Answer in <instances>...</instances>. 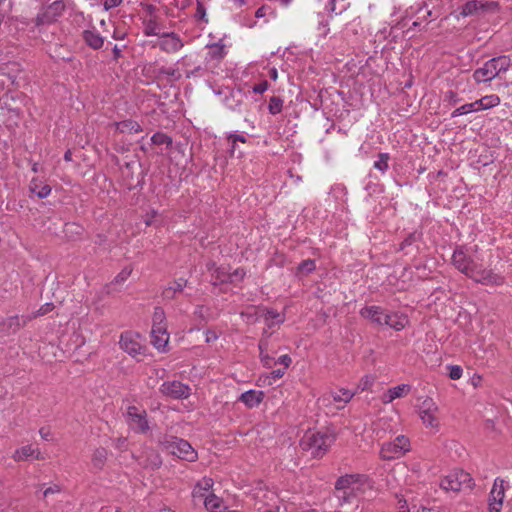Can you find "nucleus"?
Segmentation results:
<instances>
[{"label":"nucleus","mask_w":512,"mask_h":512,"mask_svg":"<svg viewBox=\"0 0 512 512\" xmlns=\"http://www.w3.org/2000/svg\"><path fill=\"white\" fill-rule=\"evenodd\" d=\"M454 267L474 282L485 286H502L505 276L486 268L477 255H469L463 247H458L452 255Z\"/></svg>","instance_id":"f257e3e1"},{"label":"nucleus","mask_w":512,"mask_h":512,"mask_svg":"<svg viewBox=\"0 0 512 512\" xmlns=\"http://www.w3.org/2000/svg\"><path fill=\"white\" fill-rule=\"evenodd\" d=\"M510 59L507 56H498L484 62V64L473 72L475 83H487L508 71Z\"/></svg>","instance_id":"f03ea898"},{"label":"nucleus","mask_w":512,"mask_h":512,"mask_svg":"<svg viewBox=\"0 0 512 512\" xmlns=\"http://www.w3.org/2000/svg\"><path fill=\"white\" fill-rule=\"evenodd\" d=\"M355 393L349 389L340 388L330 390L321 395L317 404L327 414H334L335 411L343 409L354 397Z\"/></svg>","instance_id":"7ed1b4c3"},{"label":"nucleus","mask_w":512,"mask_h":512,"mask_svg":"<svg viewBox=\"0 0 512 512\" xmlns=\"http://www.w3.org/2000/svg\"><path fill=\"white\" fill-rule=\"evenodd\" d=\"M161 445L172 455L186 461L193 462L197 459V453L189 442L173 436H166L161 440Z\"/></svg>","instance_id":"20e7f679"},{"label":"nucleus","mask_w":512,"mask_h":512,"mask_svg":"<svg viewBox=\"0 0 512 512\" xmlns=\"http://www.w3.org/2000/svg\"><path fill=\"white\" fill-rule=\"evenodd\" d=\"M411 450V442L405 435H399L394 440L382 444L380 457L383 460L399 459Z\"/></svg>","instance_id":"39448f33"},{"label":"nucleus","mask_w":512,"mask_h":512,"mask_svg":"<svg viewBox=\"0 0 512 512\" xmlns=\"http://www.w3.org/2000/svg\"><path fill=\"white\" fill-rule=\"evenodd\" d=\"M335 440V434L331 431L315 432L306 436L307 447L315 457L325 454Z\"/></svg>","instance_id":"423d86ee"},{"label":"nucleus","mask_w":512,"mask_h":512,"mask_svg":"<svg viewBox=\"0 0 512 512\" xmlns=\"http://www.w3.org/2000/svg\"><path fill=\"white\" fill-rule=\"evenodd\" d=\"M438 411L439 408L437 404L431 398L423 400L419 407V417L423 425L434 433L437 432L440 427Z\"/></svg>","instance_id":"0eeeda50"},{"label":"nucleus","mask_w":512,"mask_h":512,"mask_svg":"<svg viewBox=\"0 0 512 512\" xmlns=\"http://www.w3.org/2000/svg\"><path fill=\"white\" fill-rule=\"evenodd\" d=\"M472 486V478L468 472L463 470H454L445 476L441 482L440 487L446 491L458 492L463 488H470Z\"/></svg>","instance_id":"6e6552de"},{"label":"nucleus","mask_w":512,"mask_h":512,"mask_svg":"<svg viewBox=\"0 0 512 512\" xmlns=\"http://www.w3.org/2000/svg\"><path fill=\"white\" fill-rule=\"evenodd\" d=\"M125 419L129 428L134 432L144 434L149 431V423L145 410L139 409L136 406H129L125 414Z\"/></svg>","instance_id":"1a4fd4ad"},{"label":"nucleus","mask_w":512,"mask_h":512,"mask_svg":"<svg viewBox=\"0 0 512 512\" xmlns=\"http://www.w3.org/2000/svg\"><path fill=\"white\" fill-rule=\"evenodd\" d=\"M508 487L507 482L497 477L492 485L491 491L489 493L488 497V508L489 512H501L504 498H505V491Z\"/></svg>","instance_id":"9d476101"},{"label":"nucleus","mask_w":512,"mask_h":512,"mask_svg":"<svg viewBox=\"0 0 512 512\" xmlns=\"http://www.w3.org/2000/svg\"><path fill=\"white\" fill-rule=\"evenodd\" d=\"M154 47H159L163 52L175 54L184 47V41L175 32H164L153 43Z\"/></svg>","instance_id":"9b49d317"},{"label":"nucleus","mask_w":512,"mask_h":512,"mask_svg":"<svg viewBox=\"0 0 512 512\" xmlns=\"http://www.w3.org/2000/svg\"><path fill=\"white\" fill-rule=\"evenodd\" d=\"M159 390L164 396L173 399H186L191 394V388L177 380L165 381Z\"/></svg>","instance_id":"f8f14e48"},{"label":"nucleus","mask_w":512,"mask_h":512,"mask_svg":"<svg viewBox=\"0 0 512 512\" xmlns=\"http://www.w3.org/2000/svg\"><path fill=\"white\" fill-rule=\"evenodd\" d=\"M119 344L121 349L132 357H137L141 354L142 345L140 342V335L137 333L131 331L122 333Z\"/></svg>","instance_id":"ddd939ff"},{"label":"nucleus","mask_w":512,"mask_h":512,"mask_svg":"<svg viewBox=\"0 0 512 512\" xmlns=\"http://www.w3.org/2000/svg\"><path fill=\"white\" fill-rule=\"evenodd\" d=\"M65 10V4L61 0H56L47 6L36 18L37 25H44L54 22Z\"/></svg>","instance_id":"4468645a"},{"label":"nucleus","mask_w":512,"mask_h":512,"mask_svg":"<svg viewBox=\"0 0 512 512\" xmlns=\"http://www.w3.org/2000/svg\"><path fill=\"white\" fill-rule=\"evenodd\" d=\"M360 315L363 318L371 320L373 323L377 325H384L387 322V315L381 307L379 306H366L360 310Z\"/></svg>","instance_id":"2eb2a0df"},{"label":"nucleus","mask_w":512,"mask_h":512,"mask_svg":"<svg viewBox=\"0 0 512 512\" xmlns=\"http://www.w3.org/2000/svg\"><path fill=\"white\" fill-rule=\"evenodd\" d=\"M151 338L153 346L159 351H164L169 342V333L167 326H156L151 329Z\"/></svg>","instance_id":"dca6fc26"},{"label":"nucleus","mask_w":512,"mask_h":512,"mask_svg":"<svg viewBox=\"0 0 512 512\" xmlns=\"http://www.w3.org/2000/svg\"><path fill=\"white\" fill-rule=\"evenodd\" d=\"M264 396L263 391L251 389L242 393L238 401L242 402L247 408L252 409L260 405Z\"/></svg>","instance_id":"f3484780"},{"label":"nucleus","mask_w":512,"mask_h":512,"mask_svg":"<svg viewBox=\"0 0 512 512\" xmlns=\"http://www.w3.org/2000/svg\"><path fill=\"white\" fill-rule=\"evenodd\" d=\"M214 485V481L212 478L203 477L200 479L194 486L192 490V497L194 499L205 500V498L211 494L210 490Z\"/></svg>","instance_id":"a211bd4d"},{"label":"nucleus","mask_w":512,"mask_h":512,"mask_svg":"<svg viewBox=\"0 0 512 512\" xmlns=\"http://www.w3.org/2000/svg\"><path fill=\"white\" fill-rule=\"evenodd\" d=\"M360 486V477L358 475L342 476L335 483V489L337 492L344 490H359Z\"/></svg>","instance_id":"6ab92c4d"},{"label":"nucleus","mask_w":512,"mask_h":512,"mask_svg":"<svg viewBox=\"0 0 512 512\" xmlns=\"http://www.w3.org/2000/svg\"><path fill=\"white\" fill-rule=\"evenodd\" d=\"M12 458L17 462L24 461L29 458L42 459L39 449L34 448L32 445H25L17 449L13 453Z\"/></svg>","instance_id":"aec40b11"},{"label":"nucleus","mask_w":512,"mask_h":512,"mask_svg":"<svg viewBox=\"0 0 512 512\" xmlns=\"http://www.w3.org/2000/svg\"><path fill=\"white\" fill-rule=\"evenodd\" d=\"M186 285L187 280L184 278H179L173 281L167 287L164 288L162 292L163 298L166 300L175 299L178 293H182Z\"/></svg>","instance_id":"412c9836"},{"label":"nucleus","mask_w":512,"mask_h":512,"mask_svg":"<svg viewBox=\"0 0 512 512\" xmlns=\"http://www.w3.org/2000/svg\"><path fill=\"white\" fill-rule=\"evenodd\" d=\"M82 36L84 42L94 50L100 49L104 44V37H102L94 28L84 30Z\"/></svg>","instance_id":"4be33fe9"},{"label":"nucleus","mask_w":512,"mask_h":512,"mask_svg":"<svg viewBox=\"0 0 512 512\" xmlns=\"http://www.w3.org/2000/svg\"><path fill=\"white\" fill-rule=\"evenodd\" d=\"M29 191L40 199H44L50 195L51 187L39 178H33L29 183Z\"/></svg>","instance_id":"5701e85b"},{"label":"nucleus","mask_w":512,"mask_h":512,"mask_svg":"<svg viewBox=\"0 0 512 512\" xmlns=\"http://www.w3.org/2000/svg\"><path fill=\"white\" fill-rule=\"evenodd\" d=\"M410 385L408 384H401L397 385L395 387L390 388L383 396V402L384 403H391L397 398L404 397L410 392Z\"/></svg>","instance_id":"b1692460"},{"label":"nucleus","mask_w":512,"mask_h":512,"mask_svg":"<svg viewBox=\"0 0 512 512\" xmlns=\"http://www.w3.org/2000/svg\"><path fill=\"white\" fill-rule=\"evenodd\" d=\"M205 508L209 512H227L228 508L225 506L223 500L215 494H209L204 500Z\"/></svg>","instance_id":"393cba45"},{"label":"nucleus","mask_w":512,"mask_h":512,"mask_svg":"<svg viewBox=\"0 0 512 512\" xmlns=\"http://www.w3.org/2000/svg\"><path fill=\"white\" fill-rule=\"evenodd\" d=\"M408 324V319L403 314L392 313L387 315V322L384 325H387L396 331H400L406 327Z\"/></svg>","instance_id":"a878e982"},{"label":"nucleus","mask_w":512,"mask_h":512,"mask_svg":"<svg viewBox=\"0 0 512 512\" xmlns=\"http://www.w3.org/2000/svg\"><path fill=\"white\" fill-rule=\"evenodd\" d=\"M114 126L121 133H138L142 131L140 124L131 119L116 122Z\"/></svg>","instance_id":"bb28decb"},{"label":"nucleus","mask_w":512,"mask_h":512,"mask_svg":"<svg viewBox=\"0 0 512 512\" xmlns=\"http://www.w3.org/2000/svg\"><path fill=\"white\" fill-rule=\"evenodd\" d=\"M479 111H481L479 101L476 100L474 102L466 103V104L456 108L451 113V118H456L458 116L466 115V114H469L472 112H479Z\"/></svg>","instance_id":"cd10ccee"},{"label":"nucleus","mask_w":512,"mask_h":512,"mask_svg":"<svg viewBox=\"0 0 512 512\" xmlns=\"http://www.w3.org/2000/svg\"><path fill=\"white\" fill-rule=\"evenodd\" d=\"M484 8V4L478 0H471L466 2L460 11V15L463 17H468L475 14L477 11Z\"/></svg>","instance_id":"c85d7f7f"},{"label":"nucleus","mask_w":512,"mask_h":512,"mask_svg":"<svg viewBox=\"0 0 512 512\" xmlns=\"http://www.w3.org/2000/svg\"><path fill=\"white\" fill-rule=\"evenodd\" d=\"M358 491L359 490H344L341 492H337L339 505L343 507L346 504H356Z\"/></svg>","instance_id":"c756f323"},{"label":"nucleus","mask_w":512,"mask_h":512,"mask_svg":"<svg viewBox=\"0 0 512 512\" xmlns=\"http://www.w3.org/2000/svg\"><path fill=\"white\" fill-rule=\"evenodd\" d=\"M225 45L221 42L209 46L208 55L211 59L220 61L226 56Z\"/></svg>","instance_id":"7c9ffc66"},{"label":"nucleus","mask_w":512,"mask_h":512,"mask_svg":"<svg viewBox=\"0 0 512 512\" xmlns=\"http://www.w3.org/2000/svg\"><path fill=\"white\" fill-rule=\"evenodd\" d=\"M478 101L480 109L483 111L498 106L500 104V97L496 94H491L478 99Z\"/></svg>","instance_id":"2f4dec72"},{"label":"nucleus","mask_w":512,"mask_h":512,"mask_svg":"<svg viewBox=\"0 0 512 512\" xmlns=\"http://www.w3.org/2000/svg\"><path fill=\"white\" fill-rule=\"evenodd\" d=\"M207 270L213 272L212 277L214 278L215 283L217 281L225 282L228 278L225 268L216 267L215 263L213 262L207 264Z\"/></svg>","instance_id":"473e14b6"},{"label":"nucleus","mask_w":512,"mask_h":512,"mask_svg":"<svg viewBox=\"0 0 512 512\" xmlns=\"http://www.w3.org/2000/svg\"><path fill=\"white\" fill-rule=\"evenodd\" d=\"M151 142L154 145H165L167 148L172 145V138L165 133L157 132L151 137Z\"/></svg>","instance_id":"72a5a7b5"},{"label":"nucleus","mask_w":512,"mask_h":512,"mask_svg":"<svg viewBox=\"0 0 512 512\" xmlns=\"http://www.w3.org/2000/svg\"><path fill=\"white\" fill-rule=\"evenodd\" d=\"M390 156L388 153H380L378 159L374 162V168L385 173L389 168Z\"/></svg>","instance_id":"f704fd0d"},{"label":"nucleus","mask_w":512,"mask_h":512,"mask_svg":"<svg viewBox=\"0 0 512 512\" xmlns=\"http://www.w3.org/2000/svg\"><path fill=\"white\" fill-rule=\"evenodd\" d=\"M143 32L146 36H157L161 35L160 27L158 23L154 20H149L145 22Z\"/></svg>","instance_id":"c9c22d12"},{"label":"nucleus","mask_w":512,"mask_h":512,"mask_svg":"<svg viewBox=\"0 0 512 512\" xmlns=\"http://www.w3.org/2000/svg\"><path fill=\"white\" fill-rule=\"evenodd\" d=\"M156 326H167L165 312L160 307H156L154 309V313H153V317H152V327H156Z\"/></svg>","instance_id":"e433bc0d"},{"label":"nucleus","mask_w":512,"mask_h":512,"mask_svg":"<svg viewBox=\"0 0 512 512\" xmlns=\"http://www.w3.org/2000/svg\"><path fill=\"white\" fill-rule=\"evenodd\" d=\"M348 7V4L344 0H330L326 9L335 14H341Z\"/></svg>","instance_id":"4c0bfd02"},{"label":"nucleus","mask_w":512,"mask_h":512,"mask_svg":"<svg viewBox=\"0 0 512 512\" xmlns=\"http://www.w3.org/2000/svg\"><path fill=\"white\" fill-rule=\"evenodd\" d=\"M283 108V100L280 97L273 96L269 100L268 110L272 115L279 114Z\"/></svg>","instance_id":"58836bf2"},{"label":"nucleus","mask_w":512,"mask_h":512,"mask_svg":"<svg viewBox=\"0 0 512 512\" xmlns=\"http://www.w3.org/2000/svg\"><path fill=\"white\" fill-rule=\"evenodd\" d=\"M107 451L104 448L95 450L92 457V462L95 467L101 468L106 460Z\"/></svg>","instance_id":"ea45409f"},{"label":"nucleus","mask_w":512,"mask_h":512,"mask_svg":"<svg viewBox=\"0 0 512 512\" xmlns=\"http://www.w3.org/2000/svg\"><path fill=\"white\" fill-rule=\"evenodd\" d=\"M316 268L315 261L311 259L304 260L298 266V272L302 274H308L314 271Z\"/></svg>","instance_id":"a19ab883"},{"label":"nucleus","mask_w":512,"mask_h":512,"mask_svg":"<svg viewBox=\"0 0 512 512\" xmlns=\"http://www.w3.org/2000/svg\"><path fill=\"white\" fill-rule=\"evenodd\" d=\"M447 368L449 370V377L452 380H458V379H460L462 377L463 369H462L461 366H459V365H449Z\"/></svg>","instance_id":"79ce46f5"},{"label":"nucleus","mask_w":512,"mask_h":512,"mask_svg":"<svg viewBox=\"0 0 512 512\" xmlns=\"http://www.w3.org/2000/svg\"><path fill=\"white\" fill-rule=\"evenodd\" d=\"M444 100L448 102L449 105H456L461 99L458 97L456 92L449 90L445 93Z\"/></svg>","instance_id":"37998d69"},{"label":"nucleus","mask_w":512,"mask_h":512,"mask_svg":"<svg viewBox=\"0 0 512 512\" xmlns=\"http://www.w3.org/2000/svg\"><path fill=\"white\" fill-rule=\"evenodd\" d=\"M4 325L8 326L9 328H12L13 331L18 330L21 326L18 316H11V317L7 318L4 321Z\"/></svg>","instance_id":"c03bdc74"},{"label":"nucleus","mask_w":512,"mask_h":512,"mask_svg":"<svg viewBox=\"0 0 512 512\" xmlns=\"http://www.w3.org/2000/svg\"><path fill=\"white\" fill-rule=\"evenodd\" d=\"M266 320L269 321V320H275V323H282L284 322V315L278 313L277 311L275 310H269L267 311L266 313Z\"/></svg>","instance_id":"a18cd8bd"},{"label":"nucleus","mask_w":512,"mask_h":512,"mask_svg":"<svg viewBox=\"0 0 512 512\" xmlns=\"http://www.w3.org/2000/svg\"><path fill=\"white\" fill-rule=\"evenodd\" d=\"M266 347V343H264L263 341H261L259 343V349H260V358H261V361L264 363L265 366H268L270 367L271 366V361L272 359L266 354L264 353V348Z\"/></svg>","instance_id":"49530a36"},{"label":"nucleus","mask_w":512,"mask_h":512,"mask_svg":"<svg viewBox=\"0 0 512 512\" xmlns=\"http://www.w3.org/2000/svg\"><path fill=\"white\" fill-rule=\"evenodd\" d=\"M228 140L232 143L231 149H232V152H233L235 150V143L237 141L245 143L246 142V137L244 135H240V134H237V133H230L228 135Z\"/></svg>","instance_id":"de8ad7c7"},{"label":"nucleus","mask_w":512,"mask_h":512,"mask_svg":"<svg viewBox=\"0 0 512 512\" xmlns=\"http://www.w3.org/2000/svg\"><path fill=\"white\" fill-rule=\"evenodd\" d=\"M284 373H285V369L273 370L268 376L265 377V379H268L269 380L268 384L271 385L272 384L271 379L275 382L276 380L282 378Z\"/></svg>","instance_id":"09e8293b"},{"label":"nucleus","mask_w":512,"mask_h":512,"mask_svg":"<svg viewBox=\"0 0 512 512\" xmlns=\"http://www.w3.org/2000/svg\"><path fill=\"white\" fill-rule=\"evenodd\" d=\"M99 1L103 4V7L106 11H108L112 8L118 7L123 2V0H99Z\"/></svg>","instance_id":"8fccbe9b"},{"label":"nucleus","mask_w":512,"mask_h":512,"mask_svg":"<svg viewBox=\"0 0 512 512\" xmlns=\"http://www.w3.org/2000/svg\"><path fill=\"white\" fill-rule=\"evenodd\" d=\"M195 16L198 19L203 20L204 22H208V20L206 18V9H205L204 5L200 2H198V4H197Z\"/></svg>","instance_id":"3c124183"},{"label":"nucleus","mask_w":512,"mask_h":512,"mask_svg":"<svg viewBox=\"0 0 512 512\" xmlns=\"http://www.w3.org/2000/svg\"><path fill=\"white\" fill-rule=\"evenodd\" d=\"M269 85L266 80H263L259 82L258 84H255L252 88L254 93L262 94L268 89Z\"/></svg>","instance_id":"603ef678"},{"label":"nucleus","mask_w":512,"mask_h":512,"mask_svg":"<svg viewBox=\"0 0 512 512\" xmlns=\"http://www.w3.org/2000/svg\"><path fill=\"white\" fill-rule=\"evenodd\" d=\"M130 274L131 269L125 268L115 277V281L117 283H122L130 276Z\"/></svg>","instance_id":"864d4df0"},{"label":"nucleus","mask_w":512,"mask_h":512,"mask_svg":"<svg viewBox=\"0 0 512 512\" xmlns=\"http://www.w3.org/2000/svg\"><path fill=\"white\" fill-rule=\"evenodd\" d=\"M39 434H40L41 438L43 440H45V441H51L52 440V433H51L49 428L42 427L39 430Z\"/></svg>","instance_id":"5fc2aeb1"},{"label":"nucleus","mask_w":512,"mask_h":512,"mask_svg":"<svg viewBox=\"0 0 512 512\" xmlns=\"http://www.w3.org/2000/svg\"><path fill=\"white\" fill-rule=\"evenodd\" d=\"M291 362L292 360L288 355H281L276 361V363L284 365V369L288 368Z\"/></svg>","instance_id":"6e6d98bb"},{"label":"nucleus","mask_w":512,"mask_h":512,"mask_svg":"<svg viewBox=\"0 0 512 512\" xmlns=\"http://www.w3.org/2000/svg\"><path fill=\"white\" fill-rule=\"evenodd\" d=\"M52 310V304L46 303L43 306L40 307V309L37 311L36 315H44Z\"/></svg>","instance_id":"4d7b16f0"},{"label":"nucleus","mask_w":512,"mask_h":512,"mask_svg":"<svg viewBox=\"0 0 512 512\" xmlns=\"http://www.w3.org/2000/svg\"><path fill=\"white\" fill-rule=\"evenodd\" d=\"M270 10L269 7H266V6H262L260 7L259 9H257V11L255 12V16L257 18H262V17H265L267 15V12Z\"/></svg>","instance_id":"13d9d810"},{"label":"nucleus","mask_w":512,"mask_h":512,"mask_svg":"<svg viewBox=\"0 0 512 512\" xmlns=\"http://www.w3.org/2000/svg\"><path fill=\"white\" fill-rule=\"evenodd\" d=\"M59 491H60L59 486L55 485L53 487H48L47 489H45L43 495H44V497H47L50 494L58 493Z\"/></svg>","instance_id":"bf43d9fd"},{"label":"nucleus","mask_w":512,"mask_h":512,"mask_svg":"<svg viewBox=\"0 0 512 512\" xmlns=\"http://www.w3.org/2000/svg\"><path fill=\"white\" fill-rule=\"evenodd\" d=\"M268 76L271 80L276 81L278 78V72L275 67L269 68L268 70Z\"/></svg>","instance_id":"052dcab7"},{"label":"nucleus","mask_w":512,"mask_h":512,"mask_svg":"<svg viewBox=\"0 0 512 512\" xmlns=\"http://www.w3.org/2000/svg\"><path fill=\"white\" fill-rule=\"evenodd\" d=\"M413 242V236L409 235L400 245V249L403 250L406 246L411 245Z\"/></svg>","instance_id":"680f3d73"},{"label":"nucleus","mask_w":512,"mask_h":512,"mask_svg":"<svg viewBox=\"0 0 512 512\" xmlns=\"http://www.w3.org/2000/svg\"><path fill=\"white\" fill-rule=\"evenodd\" d=\"M218 338L217 334L213 331H207L206 333V341L211 342Z\"/></svg>","instance_id":"e2e57ef3"},{"label":"nucleus","mask_w":512,"mask_h":512,"mask_svg":"<svg viewBox=\"0 0 512 512\" xmlns=\"http://www.w3.org/2000/svg\"><path fill=\"white\" fill-rule=\"evenodd\" d=\"M241 102H242V99H238V100H236V104H235V105H232V104L230 103V100H229V99H227L226 105H227V107H228V108H230V109H232V110H235L237 106H240Z\"/></svg>","instance_id":"0e129e2a"},{"label":"nucleus","mask_w":512,"mask_h":512,"mask_svg":"<svg viewBox=\"0 0 512 512\" xmlns=\"http://www.w3.org/2000/svg\"><path fill=\"white\" fill-rule=\"evenodd\" d=\"M65 161H71L72 160V153L70 150L66 151L64 154Z\"/></svg>","instance_id":"69168bd1"},{"label":"nucleus","mask_w":512,"mask_h":512,"mask_svg":"<svg viewBox=\"0 0 512 512\" xmlns=\"http://www.w3.org/2000/svg\"><path fill=\"white\" fill-rule=\"evenodd\" d=\"M113 53H114L115 58H118L120 56V53H121L120 48L118 46H114Z\"/></svg>","instance_id":"338daca9"},{"label":"nucleus","mask_w":512,"mask_h":512,"mask_svg":"<svg viewBox=\"0 0 512 512\" xmlns=\"http://www.w3.org/2000/svg\"><path fill=\"white\" fill-rule=\"evenodd\" d=\"M158 512H175V511L170 508H163V509L159 510Z\"/></svg>","instance_id":"774afa93"}]
</instances>
